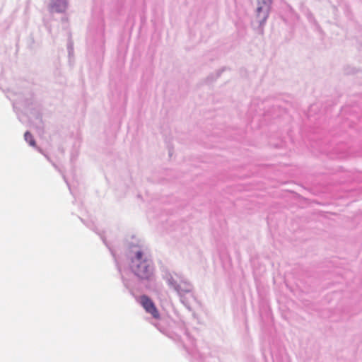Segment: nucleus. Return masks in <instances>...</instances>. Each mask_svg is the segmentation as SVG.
<instances>
[{"mask_svg":"<svg viewBox=\"0 0 362 362\" xmlns=\"http://www.w3.org/2000/svg\"><path fill=\"white\" fill-rule=\"evenodd\" d=\"M132 269L141 279H149L152 276L150 260L141 251H137L132 260Z\"/></svg>","mask_w":362,"mask_h":362,"instance_id":"1","label":"nucleus"},{"mask_svg":"<svg viewBox=\"0 0 362 362\" xmlns=\"http://www.w3.org/2000/svg\"><path fill=\"white\" fill-rule=\"evenodd\" d=\"M273 0H256V17L260 26H263L269 18Z\"/></svg>","mask_w":362,"mask_h":362,"instance_id":"2","label":"nucleus"},{"mask_svg":"<svg viewBox=\"0 0 362 362\" xmlns=\"http://www.w3.org/2000/svg\"><path fill=\"white\" fill-rule=\"evenodd\" d=\"M139 302L146 312L151 314L153 318H160V314L157 308L148 296L146 295L140 296Z\"/></svg>","mask_w":362,"mask_h":362,"instance_id":"3","label":"nucleus"},{"mask_svg":"<svg viewBox=\"0 0 362 362\" xmlns=\"http://www.w3.org/2000/svg\"><path fill=\"white\" fill-rule=\"evenodd\" d=\"M193 286L189 283L182 281V303L191 310V305L195 302V298L192 293Z\"/></svg>","mask_w":362,"mask_h":362,"instance_id":"4","label":"nucleus"},{"mask_svg":"<svg viewBox=\"0 0 362 362\" xmlns=\"http://www.w3.org/2000/svg\"><path fill=\"white\" fill-rule=\"evenodd\" d=\"M24 137H25V141H28L30 146H35V139H34L33 135L30 132H25Z\"/></svg>","mask_w":362,"mask_h":362,"instance_id":"5","label":"nucleus"}]
</instances>
